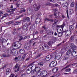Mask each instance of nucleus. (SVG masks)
<instances>
[{
    "mask_svg": "<svg viewBox=\"0 0 77 77\" xmlns=\"http://www.w3.org/2000/svg\"><path fill=\"white\" fill-rule=\"evenodd\" d=\"M17 57V59L19 60H20V59H21V56H19V57Z\"/></svg>",
    "mask_w": 77,
    "mask_h": 77,
    "instance_id": "nucleus-64",
    "label": "nucleus"
},
{
    "mask_svg": "<svg viewBox=\"0 0 77 77\" xmlns=\"http://www.w3.org/2000/svg\"><path fill=\"white\" fill-rule=\"evenodd\" d=\"M50 67H51V68H52L53 67H54V66L53 65L52 62H51L49 64Z\"/></svg>",
    "mask_w": 77,
    "mask_h": 77,
    "instance_id": "nucleus-31",
    "label": "nucleus"
},
{
    "mask_svg": "<svg viewBox=\"0 0 77 77\" xmlns=\"http://www.w3.org/2000/svg\"><path fill=\"white\" fill-rule=\"evenodd\" d=\"M14 76H15L14 74L12 73L11 74L10 76H9V77H14Z\"/></svg>",
    "mask_w": 77,
    "mask_h": 77,
    "instance_id": "nucleus-53",
    "label": "nucleus"
},
{
    "mask_svg": "<svg viewBox=\"0 0 77 77\" xmlns=\"http://www.w3.org/2000/svg\"><path fill=\"white\" fill-rule=\"evenodd\" d=\"M20 39H19V41H21L22 40H24V39H23V37L22 36H20Z\"/></svg>",
    "mask_w": 77,
    "mask_h": 77,
    "instance_id": "nucleus-50",
    "label": "nucleus"
},
{
    "mask_svg": "<svg viewBox=\"0 0 77 77\" xmlns=\"http://www.w3.org/2000/svg\"><path fill=\"white\" fill-rule=\"evenodd\" d=\"M70 46L72 48H74L75 47V46L73 43L70 44Z\"/></svg>",
    "mask_w": 77,
    "mask_h": 77,
    "instance_id": "nucleus-23",
    "label": "nucleus"
},
{
    "mask_svg": "<svg viewBox=\"0 0 77 77\" xmlns=\"http://www.w3.org/2000/svg\"><path fill=\"white\" fill-rule=\"evenodd\" d=\"M14 60L15 61H16V62H18L19 60H18L17 57H15L14 59Z\"/></svg>",
    "mask_w": 77,
    "mask_h": 77,
    "instance_id": "nucleus-46",
    "label": "nucleus"
},
{
    "mask_svg": "<svg viewBox=\"0 0 77 77\" xmlns=\"http://www.w3.org/2000/svg\"><path fill=\"white\" fill-rule=\"evenodd\" d=\"M2 56L3 57H9L8 55L6 54H3L2 55Z\"/></svg>",
    "mask_w": 77,
    "mask_h": 77,
    "instance_id": "nucleus-40",
    "label": "nucleus"
},
{
    "mask_svg": "<svg viewBox=\"0 0 77 77\" xmlns=\"http://www.w3.org/2000/svg\"><path fill=\"white\" fill-rule=\"evenodd\" d=\"M74 5H75V3L74 2H72L70 5V6L71 8H73L74 7Z\"/></svg>",
    "mask_w": 77,
    "mask_h": 77,
    "instance_id": "nucleus-35",
    "label": "nucleus"
},
{
    "mask_svg": "<svg viewBox=\"0 0 77 77\" xmlns=\"http://www.w3.org/2000/svg\"><path fill=\"white\" fill-rule=\"evenodd\" d=\"M48 44L49 45V46H51V41H50L48 43Z\"/></svg>",
    "mask_w": 77,
    "mask_h": 77,
    "instance_id": "nucleus-43",
    "label": "nucleus"
},
{
    "mask_svg": "<svg viewBox=\"0 0 77 77\" xmlns=\"http://www.w3.org/2000/svg\"><path fill=\"white\" fill-rule=\"evenodd\" d=\"M41 56V54H38V55L37 56V57H39Z\"/></svg>",
    "mask_w": 77,
    "mask_h": 77,
    "instance_id": "nucleus-61",
    "label": "nucleus"
},
{
    "mask_svg": "<svg viewBox=\"0 0 77 77\" xmlns=\"http://www.w3.org/2000/svg\"><path fill=\"white\" fill-rule=\"evenodd\" d=\"M35 14V12L33 11H32V12L30 13V14H31V15H33V14Z\"/></svg>",
    "mask_w": 77,
    "mask_h": 77,
    "instance_id": "nucleus-56",
    "label": "nucleus"
},
{
    "mask_svg": "<svg viewBox=\"0 0 77 77\" xmlns=\"http://www.w3.org/2000/svg\"><path fill=\"white\" fill-rule=\"evenodd\" d=\"M70 65H68L66 67L64 68V69H65V68H68L69 67V66H70Z\"/></svg>",
    "mask_w": 77,
    "mask_h": 77,
    "instance_id": "nucleus-59",
    "label": "nucleus"
},
{
    "mask_svg": "<svg viewBox=\"0 0 77 77\" xmlns=\"http://www.w3.org/2000/svg\"><path fill=\"white\" fill-rule=\"evenodd\" d=\"M41 22V19L40 18H37L36 20V24H38Z\"/></svg>",
    "mask_w": 77,
    "mask_h": 77,
    "instance_id": "nucleus-17",
    "label": "nucleus"
},
{
    "mask_svg": "<svg viewBox=\"0 0 77 77\" xmlns=\"http://www.w3.org/2000/svg\"><path fill=\"white\" fill-rule=\"evenodd\" d=\"M61 15H62V16H59V18H61L62 17V18H65V16H64V15H62V14H61Z\"/></svg>",
    "mask_w": 77,
    "mask_h": 77,
    "instance_id": "nucleus-44",
    "label": "nucleus"
},
{
    "mask_svg": "<svg viewBox=\"0 0 77 77\" xmlns=\"http://www.w3.org/2000/svg\"><path fill=\"white\" fill-rule=\"evenodd\" d=\"M11 69L9 68L7 69L6 70V75H8V74H9V73L11 72Z\"/></svg>",
    "mask_w": 77,
    "mask_h": 77,
    "instance_id": "nucleus-18",
    "label": "nucleus"
},
{
    "mask_svg": "<svg viewBox=\"0 0 77 77\" xmlns=\"http://www.w3.org/2000/svg\"><path fill=\"white\" fill-rule=\"evenodd\" d=\"M65 34L66 36H69V35L71 34V31H70V30H69L65 32Z\"/></svg>",
    "mask_w": 77,
    "mask_h": 77,
    "instance_id": "nucleus-15",
    "label": "nucleus"
},
{
    "mask_svg": "<svg viewBox=\"0 0 77 77\" xmlns=\"http://www.w3.org/2000/svg\"><path fill=\"white\" fill-rule=\"evenodd\" d=\"M47 34L48 35H50L51 34V31L50 30H48L47 32Z\"/></svg>",
    "mask_w": 77,
    "mask_h": 77,
    "instance_id": "nucleus-49",
    "label": "nucleus"
},
{
    "mask_svg": "<svg viewBox=\"0 0 77 77\" xmlns=\"http://www.w3.org/2000/svg\"><path fill=\"white\" fill-rule=\"evenodd\" d=\"M21 10L20 11V13H23V12H26V9L24 8H21Z\"/></svg>",
    "mask_w": 77,
    "mask_h": 77,
    "instance_id": "nucleus-27",
    "label": "nucleus"
},
{
    "mask_svg": "<svg viewBox=\"0 0 77 77\" xmlns=\"http://www.w3.org/2000/svg\"><path fill=\"white\" fill-rule=\"evenodd\" d=\"M70 40L71 41V42H72V41H73L74 40V37L72 36L70 39Z\"/></svg>",
    "mask_w": 77,
    "mask_h": 77,
    "instance_id": "nucleus-39",
    "label": "nucleus"
},
{
    "mask_svg": "<svg viewBox=\"0 0 77 77\" xmlns=\"http://www.w3.org/2000/svg\"><path fill=\"white\" fill-rule=\"evenodd\" d=\"M4 15H5V17H7V16L8 15V13H5L4 14Z\"/></svg>",
    "mask_w": 77,
    "mask_h": 77,
    "instance_id": "nucleus-63",
    "label": "nucleus"
},
{
    "mask_svg": "<svg viewBox=\"0 0 77 77\" xmlns=\"http://www.w3.org/2000/svg\"><path fill=\"white\" fill-rule=\"evenodd\" d=\"M41 15H42V14H41L40 12L37 13V17H39V16H41Z\"/></svg>",
    "mask_w": 77,
    "mask_h": 77,
    "instance_id": "nucleus-45",
    "label": "nucleus"
},
{
    "mask_svg": "<svg viewBox=\"0 0 77 77\" xmlns=\"http://www.w3.org/2000/svg\"><path fill=\"white\" fill-rule=\"evenodd\" d=\"M28 67H29V68L32 70L34 69V68H35L36 67V65L33 64H30L28 66Z\"/></svg>",
    "mask_w": 77,
    "mask_h": 77,
    "instance_id": "nucleus-9",
    "label": "nucleus"
},
{
    "mask_svg": "<svg viewBox=\"0 0 77 77\" xmlns=\"http://www.w3.org/2000/svg\"><path fill=\"white\" fill-rule=\"evenodd\" d=\"M74 50H75V49H74V48H72L70 49L66 52V54H67V55H68V54H71V53H72V52H73V51H74Z\"/></svg>",
    "mask_w": 77,
    "mask_h": 77,
    "instance_id": "nucleus-8",
    "label": "nucleus"
},
{
    "mask_svg": "<svg viewBox=\"0 0 77 77\" xmlns=\"http://www.w3.org/2000/svg\"><path fill=\"white\" fill-rule=\"evenodd\" d=\"M66 51L65 50V48H63L61 50L60 53L61 54H63V53H65Z\"/></svg>",
    "mask_w": 77,
    "mask_h": 77,
    "instance_id": "nucleus-21",
    "label": "nucleus"
},
{
    "mask_svg": "<svg viewBox=\"0 0 77 77\" xmlns=\"http://www.w3.org/2000/svg\"><path fill=\"white\" fill-rule=\"evenodd\" d=\"M19 65L18 64H16V66L14 67V69H17V70H15V72H18V71H19V69H20V67L18 66Z\"/></svg>",
    "mask_w": 77,
    "mask_h": 77,
    "instance_id": "nucleus-10",
    "label": "nucleus"
},
{
    "mask_svg": "<svg viewBox=\"0 0 77 77\" xmlns=\"http://www.w3.org/2000/svg\"><path fill=\"white\" fill-rule=\"evenodd\" d=\"M63 6L64 8H67L68 7V3L66 2H64L63 4Z\"/></svg>",
    "mask_w": 77,
    "mask_h": 77,
    "instance_id": "nucleus-16",
    "label": "nucleus"
},
{
    "mask_svg": "<svg viewBox=\"0 0 77 77\" xmlns=\"http://www.w3.org/2000/svg\"><path fill=\"white\" fill-rule=\"evenodd\" d=\"M51 58H52V56L50 55H48L46 57V61H49V60H50V59H51Z\"/></svg>",
    "mask_w": 77,
    "mask_h": 77,
    "instance_id": "nucleus-13",
    "label": "nucleus"
},
{
    "mask_svg": "<svg viewBox=\"0 0 77 77\" xmlns=\"http://www.w3.org/2000/svg\"><path fill=\"white\" fill-rule=\"evenodd\" d=\"M68 49H69V47L68 46H67L66 47L65 50H66V51H67V50H68Z\"/></svg>",
    "mask_w": 77,
    "mask_h": 77,
    "instance_id": "nucleus-54",
    "label": "nucleus"
},
{
    "mask_svg": "<svg viewBox=\"0 0 77 77\" xmlns=\"http://www.w3.org/2000/svg\"><path fill=\"white\" fill-rule=\"evenodd\" d=\"M29 26L27 23H25L24 25L22 26V29L23 30H26L28 28Z\"/></svg>",
    "mask_w": 77,
    "mask_h": 77,
    "instance_id": "nucleus-11",
    "label": "nucleus"
},
{
    "mask_svg": "<svg viewBox=\"0 0 77 77\" xmlns=\"http://www.w3.org/2000/svg\"><path fill=\"white\" fill-rule=\"evenodd\" d=\"M58 68L55 67L54 68H53L52 69V71L53 72H56L57 71H58Z\"/></svg>",
    "mask_w": 77,
    "mask_h": 77,
    "instance_id": "nucleus-19",
    "label": "nucleus"
},
{
    "mask_svg": "<svg viewBox=\"0 0 77 77\" xmlns=\"http://www.w3.org/2000/svg\"><path fill=\"white\" fill-rule=\"evenodd\" d=\"M43 64H44V63H43V62H42L40 63H38V65H40L41 66H43Z\"/></svg>",
    "mask_w": 77,
    "mask_h": 77,
    "instance_id": "nucleus-38",
    "label": "nucleus"
},
{
    "mask_svg": "<svg viewBox=\"0 0 77 77\" xmlns=\"http://www.w3.org/2000/svg\"><path fill=\"white\" fill-rule=\"evenodd\" d=\"M24 15L23 14L20 15L19 17H17L16 18V20H18L20 18H21V17H23Z\"/></svg>",
    "mask_w": 77,
    "mask_h": 77,
    "instance_id": "nucleus-33",
    "label": "nucleus"
},
{
    "mask_svg": "<svg viewBox=\"0 0 77 77\" xmlns=\"http://www.w3.org/2000/svg\"><path fill=\"white\" fill-rule=\"evenodd\" d=\"M73 73H77V69L75 70L73 72Z\"/></svg>",
    "mask_w": 77,
    "mask_h": 77,
    "instance_id": "nucleus-55",
    "label": "nucleus"
},
{
    "mask_svg": "<svg viewBox=\"0 0 77 77\" xmlns=\"http://www.w3.org/2000/svg\"><path fill=\"white\" fill-rule=\"evenodd\" d=\"M14 22L13 21H11L8 22H7L6 23V24H7L8 25H9V24H12V23H13Z\"/></svg>",
    "mask_w": 77,
    "mask_h": 77,
    "instance_id": "nucleus-30",
    "label": "nucleus"
},
{
    "mask_svg": "<svg viewBox=\"0 0 77 77\" xmlns=\"http://www.w3.org/2000/svg\"><path fill=\"white\" fill-rule=\"evenodd\" d=\"M63 35V34L62 33V32H59L58 33V35L59 37H60Z\"/></svg>",
    "mask_w": 77,
    "mask_h": 77,
    "instance_id": "nucleus-34",
    "label": "nucleus"
},
{
    "mask_svg": "<svg viewBox=\"0 0 77 77\" xmlns=\"http://www.w3.org/2000/svg\"><path fill=\"white\" fill-rule=\"evenodd\" d=\"M74 27H73V25H70L69 27V29L71 30H72V29H73Z\"/></svg>",
    "mask_w": 77,
    "mask_h": 77,
    "instance_id": "nucleus-32",
    "label": "nucleus"
},
{
    "mask_svg": "<svg viewBox=\"0 0 77 77\" xmlns=\"http://www.w3.org/2000/svg\"><path fill=\"white\" fill-rule=\"evenodd\" d=\"M41 68L39 67H35V68L33 70V71L36 72L37 73V74H36V76L37 77H40V75L39 73L41 72Z\"/></svg>",
    "mask_w": 77,
    "mask_h": 77,
    "instance_id": "nucleus-2",
    "label": "nucleus"
},
{
    "mask_svg": "<svg viewBox=\"0 0 77 77\" xmlns=\"http://www.w3.org/2000/svg\"><path fill=\"white\" fill-rule=\"evenodd\" d=\"M60 58H61V56L60 55L56 56L55 57V59L56 60H59Z\"/></svg>",
    "mask_w": 77,
    "mask_h": 77,
    "instance_id": "nucleus-25",
    "label": "nucleus"
},
{
    "mask_svg": "<svg viewBox=\"0 0 77 77\" xmlns=\"http://www.w3.org/2000/svg\"><path fill=\"white\" fill-rule=\"evenodd\" d=\"M66 13H67V17L68 18H69V15H68V10L66 11Z\"/></svg>",
    "mask_w": 77,
    "mask_h": 77,
    "instance_id": "nucleus-58",
    "label": "nucleus"
},
{
    "mask_svg": "<svg viewBox=\"0 0 77 77\" xmlns=\"http://www.w3.org/2000/svg\"><path fill=\"white\" fill-rule=\"evenodd\" d=\"M69 13L70 14H72L73 13V10L72 9H70L69 10Z\"/></svg>",
    "mask_w": 77,
    "mask_h": 77,
    "instance_id": "nucleus-36",
    "label": "nucleus"
},
{
    "mask_svg": "<svg viewBox=\"0 0 77 77\" xmlns=\"http://www.w3.org/2000/svg\"><path fill=\"white\" fill-rule=\"evenodd\" d=\"M45 48H47V49H48L50 48V47L48 46L47 45H44Z\"/></svg>",
    "mask_w": 77,
    "mask_h": 77,
    "instance_id": "nucleus-41",
    "label": "nucleus"
},
{
    "mask_svg": "<svg viewBox=\"0 0 77 77\" xmlns=\"http://www.w3.org/2000/svg\"><path fill=\"white\" fill-rule=\"evenodd\" d=\"M16 10H17V8H12L11 9H10L8 12H9L8 13V15H12L13 14H14V11H15Z\"/></svg>",
    "mask_w": 77,
    "mask_h": 77,
    "instance_id": "nucleus-5",
    "label": "nucleus"
},
{
    "mask_svg": "<svg viewBox=\"0 0 77 77\" xmlns=\"http://www.w3.org/2000/svg\"><path fill=\"white\" fill-rule=\"evenodd\" d=\"M34 26H31L30 27V30H33V29H34Z\"/></svg>",
    "mask_w": 77,
    "mask_h": 77,
    "instance_id": "nucleus-47",
    "label": "nucleus"
},
{
    "mask_svg": "<svg viewBox=\"0 0 77 77\" xmlns=\"http://www.w3.org/2000/svg\"><path fill=\"white\" fill-rule=\"evenodd\" d=\"M25 57H26V55H23L22 58V60H24V59L25 58Z\"/></svg>",
    "mask_w": 77,
    "mask_h": 77,
    "instance_id": "nucleus-52",
    "label": "nucleus"
},
{
    "mask_svg": "<svg viewBox=\"0 0 77 77\" xmlns=\"http://www.w3.org/2000/svg\"><path fill=\"white\" fill-rule=\"evenodd\" d=\"M51 42H52V43H54V42H55V41L53 39L51 40Z\"/></svg>",
    "mask_w": 77,
    "mask_h": 77,
    "instance_id": "nucleus-57",
    "label": "nucleus"
},
{
    "mask_svg": "<svg viewBox=\"0 0 77 77\" xmlns=\"http://www.w3.org/2000/svg\"><path fill=\"white\" fill-rule=\"evenodd\" d=\"M21 77H26V74L23 73V74L21 75Z\"/></svg>",
    "mask_w": 77,
    "mask_h": 77,
    "instance_id": "nucleus-51",
    "label": "nucleus"
},
{
    "mask_svg": "<svg viewBox=\"0 0 77 77\" xmlns=\"http://www.w3.org/2000/svg\"><path fill=\"white\" fill-rule=\"evenodd\" d=\"M57 27H59L57 29V31L58 33L62 32L63 27H65V23H63V24L60 26H57Z\"/></svg>",
    "mask_w": 77,
    "mask_h": 77,
    "instance_id": "nucleus-4",
    "label": "nucleus"
},
{
    "mask_svg": "<svg viewBox=\"0 0 77 77\" xmlns=\"http://www.w3.org/2000/svg\"><path fill=\"white\" fill-rule=\"evenodd\" d=\"M52 62L54 66H56V65H57V61H52Z\"/></svg>",
    "mask_w": 77,
    "mask_h": 77,
    "instance_id": "nucleus-26",
    "label": "nucleus"
},
{
    "mask_svg": "<svg viewBox=\"0 0 77 77\" xmlns=\"http://www.w3.org/2000/svg\"><path fill=\"white\" fill-rule=\"evenodd\" d=\"M33 7L34 8H35V11H38L40 9V6H37L35 4L33 5Z\"/></svg>",
    "mask_w": 77,
    "mask_h": 77,
    "instance_id": "nucleus-12",
    "label": "nucleus"
},
{
    "mask_svg": "<svg viewBox=\"0 0 77 77\" xmlns=\"http://www.w3.org/2000/svg\"><path fill=\"white\" fill-rule=\"evenodd\" d=\"M2 47L3 48H6V46H5V45H2Z\"/></svg>",
    "mask_w": 77,
    "mask_h": 77,
    "instance_id": "nucleus-60",
    "label": "nucleus"
},
{
    "mask_svg": "<svg viewBox=\"0 0 77 77\" xmlns=\"http://www.w3.org/2000/svg\"><path fill=\"white\" fill-rule=\"evenodd\" d=\"M53 6H54V7H58V6L59 8L60 7V6L59 5L57 4H53Z\"/></svg>",
    "mask_w": 77,
    "mask_h": 77,
    "instance_id": "nucleus-28",
    "label": "nucleus"
},
{
    "mask_svg": "<svg viewBox=\"0 0 77 77\" xmlns=\"http://www.w3.org/2000/svg\"><path fill=\"white\" fill-rule=\"evenodd\" d=\"M46 21H51L52 22H53V20L52 19L50 20L48 18H46L45 19Z\"/></svg>",
    "mask_w": 77,
    "mask_h": 77,
    "instance_id": "nucleus-37",
    "label": "nucleus"
},
{
    "mask_svg": "<svg viewBox=\"0 0 77 77\" xmlns=\"http://www.w3.org/2000/svg\"><path fill=\"white\" fill-rule=\"evenodd\" d=\"M66 72H70L71 71V69H66L65 71Z\"/></svg>",
    "mask_w": 77,
    "mask_h": 77,
    "instance_id": "nucleus-42",
    "label": "nucleus"
},
{
    "mask_svg": "<svg viewBox=\"0 0 77 77\" xmlns=\"http://www.w3.org/2000/svg\"><path fill=\"white\" fill-rule=\"evenodd\" d=\"M71 56L73 57L77 56V52L74 51L72 52V53H71Z\"/></svg>",
    "mask_w": 77,
    "mask_h": 77,
    "instance_id": "nucleus-14",
    "label": "nucleus"
},
{
    "mask_svg": "<svg viewBox=\"0 0 77 77\" xmlns=\"http://www.w3.org/2000/svg\"><path fill=\"white\" fill-rule=\"evenodd\" d=\"M20 22H18L15 23V25H19L20 24Z\"/></svg>",
    "mask_w": 77,
    "mask_h": 77,
    "instance_id": "nucleus-48",
    "label": "nucleus"
},
{
    "mask_svg": "<svg viewBox=\"0 0 77 77\" xmlns=\"http://www.w3.org/2000/svg\"><path fill=\"white\" fill-rule=\"evenodd\" d=\"M57 14L54 13V16H55V17H57L56 18H58V17H59V16L58 17H57Z\"/></svg>",
    "mask_w": 77,
    "mask_h": 77,
    "instance_id": "nucleus-62",
    "label": "nucleus"
},
{
    "mask_svg": "<svg viewBox=\"0 0 77 77\" xmlns=\"http://www.w3.org/2000/svg\"><path fill=\"white\" fill-rule=\"evenodd\" d=\"M19 52L21 54H24L25 52L24 50L23 49H20L19 50Z\"/></svg>",
    "mask_w": 77,
    "mask_h": 77,
    "instance_id": "nucleus-22",
    "label": "nucleus"
},
{
    "mask_svg": "<svg viewBox=\"0 0 77 77\" xmlns=\"http://www.w3.org/2000/svg\"><path fill=\"white\" fill-rule=\"evenodd\" d=\"M32 71V70L30 69V68H29V67L27 70V74H30V73L31 72V71Z\"/></svg>",
    "mask_w": 77,
    "mask_h": 77,
    "instance_id": "nucleus-24",
    "label": "nucleus"
},
{
    "mask_svg": "<svg viewBox=\"0 0 77 77\" xmlns=\"http://www.w3.org/2000/svg\"><path fill=\"white\" fill-rule=\"evenodd\" d=\"M8 39L1 38H0V43L3 44V43L4 42V43L6 44L8 42Z\"/></svg>",
    "mask_w": 77,
    "mask_h": 77,
    "instance_id": "nucleus-7",
    "label": "nucleus"
},
{
    "mask_svg": "<svg viewBox=\"0 0 77 77\" xmlns=\"http://www.w3.org/2000/svg\"><path fill=\"white\" fill-rule=\"evenodd\" d=\"M22 45L21 44V42H16L13 43L12 44V47H15L16 48H18L19 47H20Z\"/></svg>",
    "mask_w": 77,
    "mask_h": 77,
    "instance_id": "nucleus-1",
    "label": "nucleus"
},
{
    "mask_svg": "<svg viewBox=\"0 0 77 77\" xmlns=\"http://www.w3.org/2000/svg\"><path fill=\"white\" fill-rule=\"evenodd\" d=\"M8 52L9 53H11L12 55L13 56L15 55L17 56L18 55V51H16L15 50H13L12 49H9L8 51Z\"/></svg>",
    "mask_w": 77,
    "mask_h": 77,
    "instance_id": "nucleus-3",
    "label": "nucleus"
},
{
    "mask_svg": "<svg viewBox=\"0 0 77 77\" xmlns=\"http://www.w3.org/2000/svg\"><path fill=\"white\" fill-rule=\"evenodd\" d=\"M26 21H27V22H28V21H30V18L29 17H27L25 18L24 19Z\"/></svg>",
    "mask_w": 77,
    "mask_h": 77,
    "instance_id": "nucleus-29",
    "label": "nucleus"
},
{
    "mask_svg": "<svg viewBox=\"0 0 77 77\" xmlns=\"http://www.w3.org/2000/svg\"><path fill=\"white\" fill-rule=\"evenodd\" d=\"M48 74V72L46 71H43L42 72H41L40 73V76L41 75V76H44L45 77L46 76L47 74Z\"/></svg>",
    "mask_w": 77,
    "mask_h": 77,
    "instance_id": "nucleus-6",
    "label": "nucleus"
},
{
    "mask_svg": "<svg viewBox=\"0 0 77 77\" xmlns=\"http://www.w3.org/2000/svg\"><path fill=\"white\" fill-rule=\"evenodd\" d=\"M24 48L26 50H29L30 49V47H29L28 45H25Z\"/></svg>",
    "mask_w": 77,
    "mask_h": 77,
    "instance_id": "nucleus-20",
    "label": "nucleus"
}]
</instances>
